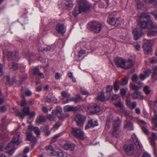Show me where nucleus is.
<instances>
[{
  "label": "nucleus",
  "mask_w": 157,
  "mask_h": 157,
  "mask_svg": "<svg viewBox=\"0 0 157 157\" xmlns=\"http://www.w3.org/2000/svg\"><path fill=\"white\" fill-rule=\"evenodd\" d=\"M133 145L132 144H125L124 146L125 151L128 155L131 154L133 152Z\"/></svg>",
  "instance_id": "obj_13"
},
{
  "label": "nucleus",
  "mask_w": 157,
  "mask_h": 157,
  "mask_svg": "<svg viewBox=\"0 0 157 157\" xmlns=\"http://www.w3.org/2000/svg\"><path fill=\"white\" fill-rule=\"evenodd\" d=\"M21 134V132H18V130H16L14 132L13 139L11 142L14 145H18L22 141L20 136Z\"/></svg>",
  "instance_id": "obj_6"
},
{
  "label": "nucleus",
  "mask_w": 157,
  "mask_h": 157,
  "mask_svg": "<svg viewBox=\"0 0 157 157\" xmlns=\"http://www.w3.org/2000/svg\"><path fill=\"white\" fill-rule=\"evenodd\" d=\"M120 83L119 80L117 79L114 83L113 88L115 91H117L120 89V86L118 84Z\"/></svg>",
  "instance_id": "obj_33"
},
{
  "label": "nucleus",
  "mask_w": 157,
  "mask_h": 157,
  "mask_svg": "<svg viewBox=\"0 0 157 157\" xmlns=\"http://www.w3.org/2000/svg\"><path fill=\"white\" fill-rule=\"evenodd\" d=\"M145 46L151 47L154 44V41L153 40H146L144 41Z\"/></svg>",
  "instance_id": "obj_31"
},
{
  "label": "nucleus",
  "mask_w": 157,
  "mask_h": 157,
  "mask_svg": "<svg viewBox=\"0 0 157 157\" xmlns=\"http://www.w3.org/2000/svg\"><path fill=\"white\" fill-rule=\"evenodd\" d=\"M144 50L145 54H150L152 48L151 47L145 46V45H144Z\"/></svg>",
  "instance_id": "obj_32"
},
{
  "label": "nucleus",
  "mask_w": 157,
  "mask_h": 157,
  "mask_svg": "<svg viewBox=\"0 0 157 157\" xmlns=\"http://www.w3.org/2000/svg\"><path fill=\"white\" fill-rule=\"evenodd\" d=\"M143 90L144 92L147 94H149L151 92V89L149 87L147 86H146L144 87Z\"/></svg>",
  "instance_id": "obj_42"
},
{
  "label": "nucleus",
  "mask_w": 157,
  "mask_h": 157,
  "mask_svg": "<svg viewBox=\"0 0 157 157\" xmlns=\"http://www.w3.org/2000/svg\"><path fill=\"white\" fill-rule=\"evenodd\" d=\"M132 138L138 150H142L143 146L139 142L136 136L134 134L132 135Z\"/></svg>",
  "instance_id": "obj_14"
},
{
  "label": "nucleus",
  "mask_w": 157,
  "mask_h": 157,
  "mask_svg": "<svg viewBox=\"0 0 157 157\" xmlns=\"http://www.w3.org/2000/svg\"><path fill=\"white\" fill-rule=\"evenodd\" d=\"M40 71L38 68L36 67L34 69L33 74L35 75H38Z\"/></svg>",
  "instance_id": "obj_61"
},
{
  "label": "nucleus",
  "mask_w": 157,
  "mask_h": 157,
  "mask_svg": "<svg viewBox=\"0 0 157 157\" xmlns=\"http://www.w3.org/2000/svg\"><path fill=\"white\" fill-rule=\"evenodd\" d=\"M82 100V98L79 95H77V97L74 98L72 99V100L75 103L79 102Z\"/></svg>",
  "instance_id": "obj_39"
},
{
  "label": "nucleus",
  "mask_w": 157,
  "mask_h": 157,
  "mask_svg": "<svg viewBox=\"0 0 157 157\" xmlns=\"http://www.w3.org/2000/svg\"><path fill=\"white\" fill-rule=\"evenodd\" d=\"M90 30L94 33H98L100 32L102 26L101 24L98 21H93L90 25Z\"/></svg>",
  "instance_id": "obj_5"
},
{
  "label": "nucleus",
  "mask_w": 157,
  "mask_h": 157,
  "mask_svg": "<svg viewBox=\"0 0 157 157\" xmlns=\"http://www.w3.org/2000/svg\"><path fill=\"white\" fill-rule=\"evenodd\" d=\"M64 3L67 7L72 8L73 6V0H64Z\"/></svg>",
  "instance_id": "obj_28"
},
{
  "label": "nucleus",
  "mask_w": 157,
  "mask_h": 157,
  "mask_svg": "<svg viewBox=\"0 0 157 157\" xmlns=\"http://www.w3.org/2000/svg\"><path fill=\"white\" fill-rule=\"evenodd\" d=\"M9 60H17L20 57L19 56V53L18 52L15 51L14 52H8L6 54Z\"/></svg>",
  "instance_id": "obj_9"
},
{
  "label": "nucleus",
  "mask_w": 157,
  "mask_h": 157,
  "mask_svg": "<svg viewBox=\"0 0 157 157\" xmlns=\"http://www.w3.org/2000/svg\"><path fill=\"white\" fill-rule=\"evenodd\" d=\"M151 70L150 69H148L145 71L144 72V74L146 75L147 77H148L151 73Z\"/></svg>",
  "instance_id": "obj_55"
},
{
  "label": "nucleus",
  "mask_w": 157,
  "mask_h": 157,
  "mask_svg": "<svg viewBox=\"0 0 157 157\" xmlns=\"http://www.w3.org/2000/svg\"><path fill=\"white\" fill-rule=\"evenodd\" d=\"M36 113L34 112L29 113V119L28 120V121L30 123H31L33 121V117L36 115Z\"/></svg>",
  "instance_id": "obj_36"
},
{
  "label": "nucleus",
  "mask_w": 157,
  "mask_h": 157,
  "mask_svg": "<svg viewBox=\"0 0 157 157\" xmlns=\"http://www.w3.org/2000/svg\"><path fill=\"white\" fill-rule=\"evenodd\" d=\"M75 145L74 144L67 143L63 146V148L65 150H73L75 147Z\"/></svg>",
  "instance_id": "obj_22"
},
{
  "label": "nucleus",
  "mask_w": 157,
  "mask_h": 157,
  "mask_svg": "<svg viewBox=\"0 0 157 157\" xmlns=\"http://www.w3.org/2000/svg\"><path fill=\"white\" fill-rule=\"evenodd\" d=\"M85 51L83 50H81L78 52V56L79 57H81L82 55L85 54Z\"/></svg>",
  "instance_id": "obj_64"
},
{
  "label": "nucleus",
  "mask_w": 157,
  "mask_h": 157,
  "mask_svg": "<svg viewBox=\"0 0 157 157\" xmlns=\"http://www.w3.org/2000/svg\"><path fill=\"white\" fill-rule=\"evenodd\" d=\"M113 126L112 134L113 136L118 137L121 133V131L119 128L120 124V120L118 117H117L113 120Z\"/></svg>",
  "instance_id": "obj_4"
},
{
  "label": "nucleus",
  "mask_w": 157,
  "mask_h": 157,
  "mask_svg": "<svg viewBox=\"0 0 157 157\" xmlns=\"http://www.w3.org/2000/svg\"><path fill=\"white\" fill-rule=\"evenodd\" d=\"M33 131L34 132L37 136H39L40 134V132L38 127H34Z\"/></svg>",
  "instance_id": "obj_46"
},
{
  "label": "nucleus",
  "mask_w": 157,
  "mask_h": 157,
  "mask_svg": "<svg viewBox=\"0 0 157 157\" xmlns=\"http://www.w3.org/2000/svg\"><path fill=\"white\" fill-rule=\"evenodd\" d=\"M148 36L153 37L157 35V31L154 30H152L149 31L147 33Z\"/></svg>",
  "instance_id": "obj_34"
},
{
  "label": "nucleus",
  "mask_w": 157,
  "mask_h": 157,
  "mask_svg": "<svg viewBox=\"0 0 157 157\" xmlns=\"http://www.w3.org/2000/svg\"><path fill=\"white\" fill-rule=\"evenodd\" d=\"M56 30L59 33L63 34L66 31V29L63 24L59 23L56 27Z\"/></svg>",
  "instance_id": "obj_15"
},
{
  "label": "nucleus",
  "mask_w": 157,
  "mask_h": 157,
  "mask_svg": "<svg viewBox=\"0 0 157 157\" xmlns=\"http://www.w3.org/2000/svg\"><path fill=\"white\" fill-rule=\"evenodd\" d=\"M147 77V76L144 73L140 74V78L142 80H144Z\"/></svg>",
  "instance_id": "obj_62"
},
{
  "label": "nucleus",
  "mask_w": 157,
  "mask_h": 157,
  "mask_svg": "<svg viewBox=\"0 0 157 157\" xmlns=\"http://www.w3.org/2000/svg\"><path fill=\"white\" fill-rule=\"evenodd\" d=\"M132 95L134 99L140 98L142 97L141 93L140 92L137 91L134 92L132 94Z\"/></svg>",
  "instance_id": "obj_30"
},
{
  "label": "nucleus",
  "mask_w": 157,
  "mask_h": 157,
  "mask_svg": "<svg viewBox=\"0 0 157 157\" xmlns=\"http://www.w3.org/2000/svg\"><path fill=\"white\" fill-rule=\"evenodd\" d=\"M23 113H20L18 116L22 119H24L25 116L29 115V107L24 108L23 110Z\"/></svg>",
  "instance_id": "obj_20"
},
{
  "label": "nucleus",
  "mask_w": 157,
  "mask_h": 157,
  "mask_svg": "<svg viewBox=\"0 0 157 157\" xmlns=\"http://www.w3.org/2000/svg\"><path fill=\"white\" fill-rule=\"evenodd\" d=\"M115 25H114L115 26H118L121 25V19L120 18H118L115 19Z\"/></svg>",
  "instance_id": "obj_52"
},
{
  "label": "nucleus",
  "mask_w": 157,
  "mask_h": 157,
  "mask_svg": "<svg viewBox=\"0 0 157 157\" xmlns=\"http://www.w3.org/2000/svg\"><path fill=\"white\" fill-rule=\"evenodd\" d=\"M56 156V157H67V156L66 153L61 152L55 151L53 156Z\"/></svg>",
  "instance_id": "obj_27"
},
{
  "label": "nucleus",
  "mask_w": 157,
  "mask_h": 157,
  "mask_svg": "<svg viewBox=\"0 0 157 157\" xmlns=\"http://www.w3.org/2000/svg\"><path fill=\"white\" fill-rule=\"evenodd\" d=\"M128 78H124L122 79L121 84V86H124L126 85L128 83Z\"/></svg>",
  "instance_id": "obj_45"
},
{
  "label": "nucleus",
  "mask_w": 157,
  "mask_h": 157,
  "mask_svg": "<svg viewBox=\"0 0 157 157\" xmlns=\"http://www.w3.org/2000/svg\"><path fill=\"white\" fill-rule=\"evenodd\" d=\"M79 3V6L76 7L73 12V15L76 17L82 12H86L90 8L91 5L87 0H77Z\"/></svg>",
  "instance_id": "obj_2"
},
{
  "label": "nucleus",
  "mask_w": 157,
  "mask_h": 157,
  "mask_svg": "<svg viewBox=\"0 0 157 157\" xmlns=\"http://www.w3.org/2000/svg\"><path fill=\"white\" fill-rule=\"evenodd\" d=\"M126 103L127 105L131 109H133L135 108L137 105L136 102H131L129 98H127L126 99Z\"/></svg>",
  "instance_id": "obj_24"
},
{
  "label": "nucleus",
  "mask_w": 157,
  "mask_h": 157,
  "mask_svg": "<svg viewBox=\"0 0 157 157\" xmlns=\"http://www.w3.org/2000/svg\"><path fill=\"white\" fill-rule=\"evenodd\" d=\"M132 33L134 35V38L135 40H137L143 35L142 30L140 29L135 28L133 30Z\"/></svg>",
  "instance_id": "obj_11"
},
{
  "label": "nucleus",
  "mask_w": 157,
  "mask_h": 157,
  "mask_svg": "<svg viewBox=\"0 0 157 157\" xmlns=\"http://www.w3.org/2000/svg\"><path fill=\"white\" fill-rule=\"evenodd\" d=\"M106 93H110L112 91V86L111 85H108L106 87Z\"/></svg>",
  "instance_id": "obj_57"
},
{
  "label": "nucleus",
  "mask_w": 157,
  "mask_h": 157,
  "mask_svg": "<svg viewBox=\"0 0 157 157\" xmlns=\"http://www.w3.org/2000/svg\"><path fill=\"white\" fill-rule=\"evenodd\" d=\"M152 137L150 138V140H156L157 139V137L156 136V133L154 132H152Z\"/></svg>",
  "instance_id": "obj_56"
},
{
  "label": "nucleus",
  "mask_w": 157,
  "mask_h": 157,
  "mask_svg": "<svg viewBox=\"0 0 157 157\" xmlns=\"http://www.w3.org/2000/svg\"><path fill=\"white\" fill-rule=\"evenodd\" d=\"M98 121L96 119H90L88 121V124L85 127V129H87L91 127H94L98 125Z\"/></svg>",
  "instance_id": "obj_12"
},
{
  "label": "nucleus",
  "mask_w": 157,
  "mask_h": 157,
  "mask_svg": "<svg viewBox=\"0 0 157 157\" xmlns=\"http://www.w3.org/2000/svg\"><path fill=\"white\" fill-rule=\"evenodd\" d=\"M72 129V133L75 136L80 140H83L84 138L83 132L80 128H73Z\"/></svg>",
  "instance_id": "obj_7"
},
{
  "label": "nucleus",
  "mask_w": 157,
  "mask_h": 157,
  "mask_svg": "<svg viewBox=\"0 0 157 157\" xmlns=\"http://www.w3.org/2000/svg\"><path fill=\"white\" fill-rule=\"evenodd\" d=\"M105 97L104 96V93H102L100 95L98 96L97 98V99L99 101H104L105 100Z\"/></svg>",
  "instance_id": "obj_43"
},
{
  "label": "nucleus",
  "mask_w": 157,
  "mask_h": 157,
  "mask_svg": "<svg viewBox=\"0 0 157 157\" xmlns=\"http://www.w3.org/2000/svg\"><path fill=\"white\" fill-rule=\"evenodd\" d=\"M64 109L65 112H71L75 111L76 109V107H74L73 106L68 105L65 106Z\"/></svg>",
  "instance_id": "obj_26"
},
{
  "label": "nucleus",
  "mask_w": 157,
  "mask_h": 157,
  "mask_svg": "<svg viewBox=\"0 0 157 157\" xmlns=\"http://www.w3.org/2000/svg\"><path fill=\"white\" fill-rule=\"evenodd\" d=\"M155 76L157 77V67L154 66L153 67V74L152 77H153Z\"/></svg>",
  "instance_id": "obj_59"
},
{
  "label": "nucleus",
  "mask_w": 157,
  "mask_h": 157,
  "mask_svg": "<svg viewBox=\"0 0 157 157\" xmlns=\"http://www.w3.org/2000/svg\"><path fill=\"white\" fill-rule=\"evenodd\" d=\"M111 124V121L110 120H108L105 125V129H108L109 128Z\"/></svg>",
  "instance_id": "obj_58"
},
{
  "label": "nucleus",
  "mask_w": 157,
  "mask_h": 157,
  "mask_svg": "<svg viewBox=\"0 0 157 157\" xmlns=\"http://www.w3.org/2000/svg\"><path fill=\"white\" fill-rule=\"evenodd\" d=\"M27 77V75L26 74L24 75L23 76H20V79L19 80V82H20V84H21V83L25 80Z\"/></svg>",
  "instance_id": "obj_47"
},
{
  "label": "nucleus",
  "mask_w": 157,
  "mask_h": 157,
  "mask_svg": "<svg viewBox=\"0 0 157 157\" xmlns=\"http://www.w3.org/2000/svg\"><path fill=\"white\" fill-rule=\"evenodd\" d=\"M125 63L124 64V67L123 68L125 69H128L132 67L133 65V63L132 60L131 59H129L128 60L125 59Z\"/></svg>",
  "instance_id": "obj_21"
},
{
  "label": "nucleus",
  "mask_w": 157,
  "mask_h": 157,
  "mask_svg": "<svg viewBox=\"0 0 157 157\" xmlns=\"http://www.w3.org/2000/svg\"><path fill=\"white\" fill-rule=\"evenodd\" d=\"M57 99L52 94H50L44 99L45 102L48 103H56Z\"/></svg>",
  "instance_id": "obj_17"
},
{
  "label": "nucleus",
  "mask_w": 157,
  "mask_h": 157,
  "mask_svg": "<svg viewBox=\"0 0 157 157\" xmlns=\"http://www.w3.org/2000/svg\"><path fill=\"white\" fill-rule=\"evenodd\" d=\"M138 79V77L136 74H134L132 77V80L133 82L136 81Z\"/></svg>",
  "instance_id": "obj_63"
},
{
  "label": "nucleus",
  "mask_w": 157,
  "mask_h": 157,
  "mask_svg": "<svg viewBox=\"0 0 157 157\" xmlns=\"http://www.w3.org/2000/svg\"><path fill=\"white\" fill-rule=\"evenodd\" d=\"M124 127L127 130H133V126L132 123L130 121L126 120L125 121Z\"/></svg>",
  "instance_id": "obj_23"
},
{
  "label": "nucleus",
  "mask_w": 157,
  "mask_h": 157,
  "mask_svg": "<svg viewBox=\"0 0 157 157\" xmlns=\"http://www.w3.org/2000/svg\"><path fill=\"white\" fill-rule=\"evenodd\" d=\"M125 59L121 58H116L115 59V63L118 67L123 68Z\"/></svg>",
  "instance_id": "obj_18"
},
{
  "label": "nucleus",
  "mask_w": 157,
  "mask_h": 157,
  "mask_svg": "<svg viewBox=\"0 0 157 157\" xmlns=\"http://www.w3.org/2000/svg\"><path fill=\"white\" fill-rule=\"evenodd\" d=\"M61 133H58L55 135L52 139L51 141V143H53L55 142L57 140V138L62 135Z\"/></svg>",
  "instance_id": "obj_37"
},
{
  "label": "nucleus",
  "mask_w": 157,
  "mask_h": 157,
  "mask_svg": "<svg viewBox=\"0 0 157 157\" xmlns=\"http://www.w3.org/2000/svg\"><path fill=\"white\" fill-rule=\"evenodd\" d=\"M5 149L6 150H8V152L10 155H12L13 153L15 150L14 147V145L12 143H9L6 147Z\"/></svg>",
  "instance_id": "obj_19"
},
{
  "label": "nucleus",
  "mask_w": 157,
  "mask_h": 157,
  "mask_svg": "<svg viewBox=\"0 0 157 157\" xmlns=\"http://www.w3.org/2000/svg\"><path fill=\"white\" fill-rule=\"evenodd\" d=\"M63 97V102L64 104H66L69 101L71 100L70 95L68 93L65 91H63L61 93Z\"/></svg>",
  "instance_id": "obj_16"
},
{
  "label": "nucleus",
  "mask_w": 157,
  "mask_h": 157,
  "mask_svg": "<svg viewBox=\"0 0 157 157\" xmlns=\"http://www.w3.org/2000/svg\"><path fill=\"white\" fill-rule=\"evenodd\" d=\"M81 92L84 95H89L88 92L84 88L81 87L80 88Z\"/></svg>",
  "instance_id": "obj_48"
},
{
  "label": "nucleus",
  "mask_w": 157,
  "mask_h": 157,
  "mask_svg": "<svg viewBox=\"0 0 157 157\" xmlns=\"http://www.w3.org/2000/svg\"><path fill=\"white\" fill-rule=\"evenodd\" d=\"M115 105L116 106L120 108L119 110L120 112L122 111L123 109L125 108L123 104L120 102H119L117 103H115Z\"/></svg>",
  "instance_id": "obj_38"
},
{
  "label": "nucleus",
  "mask_w": 157,
  "mask_h": 157,
  "mask_svg": "<svg viewBox=\"0 0 157 157\" xmlns=\"http://www.w3.org/2000/svg\"><path fill=\"white\" fill-rule=\"evenodd\" d=\"M144 1L146 3H153L155 5L157 4V2L155 0H144Z\"/></svg>",
  "instance_id": "obj_60"
},
{
  "label": "nucleus",
  "mask_w": 157,
  "mask_h": 157,
  "mask_svg": "<svg viewBox=\"0 0 157 157\" xmlns=\"http://www.w3.org/2000/svg\"><path fill=\"white\" fill-rule=\"evenodd\" d=\"M45 117L43 116H40L38 117L36 121V122L37 124H41L45 122Z\"/></svg>",
  "instance_id": "obj_29"
},
{
  "label": "nucleus",
  "mask_w": 157,
  "mask_h": 157,
  "mask_svg": "<svg viewBox=\"0 0 157 157\" xmlns=\"http://www.w3.org/2000/svg\"><path fill=\"white\" fill-rule=\"evenodd\" d=\"M9 67L10 68H12L13 70H17L18 67V65L17 63H13L11 67H10V65H9Z\"/></svg>",
  "instance_id": "obj_54"
},
{
  "label": "nucleus",
  "mask_w": 157,
  "mask_h": 157,
  "mask_svg": "<svg viewBox=\"0 0 157 157\" xmlns=\"http://www.w3.org/2000/svg\"><path fill=\"white\" fill-rule=\"evenodd\" d=\"M86 119V117L82 114H78L76 116L75 118V121L77 124L79 126H83Z\"/></svg>",
  "instance_id": "obj_8"
},
{
  "label": "nucleus",
  "mask_w": 157,
  "mask_h": 157,
  "mask_svg": "<svg viewBox=\"0 0 157 157\" xmlns=\"http://www.w3.org/2000/svg\"><path fill=\"white\" fill-rule=\"evenodd\" d=\"M127 88L125 89L124 88H122L120 89V94L122 96L125 95L127 92Z\"/></svg>",
  "instance_id": "obj_50"
},
{
  "label": "nucleus",
  "mask_w": 157,
  "mask_h": 157,
  "mask_svg": "<svg viewBox=\"0 0 157 157\" xmlns=\"http://www.w3.org/2000/svg\"><path fill=\"white\" fill-rule=\"evenodd\" d=\"M120 112L123 113L124 114L127 116L130 117V116L129 115V111L126 110L125 108L123 109Z\"/></svg>",
  "instance_id": "obj_49"
},
{
  "label": "nucleus",
  "mask_w": 157,
  "mask_h": 157,
  "mask_svg": "<svg viewBox=\"0 0 157 157\" xmlns=\"http://www.w3.org/2000/svg\"><path fill=\"white\" fill-rule=\"evenodd\" d=\"M155 141V140H149V141L150 143V144L151 146L153 148V150L154 151L156 150V148L155 147L156 145Z\"/></svg>",
  "instance_id": "obj_53"
},
{
  "label": "nucleus",
  "mask_w": 157,
  "mask_h": 157,
  "mask_svg": "<svg viewBox=\"0 0 157 157\" xmlns=\"http://www.w3.org/2000/svg\"><path fill=\"white\" fill-rule=\"evenodd\" d=\"M100 110V107L96 103L93 105H89L88 108V111L91 113L98 112Z\"/></svg>",
  "instance_id": "obj_10"
},
{
  "label": "nucleus",
  "mask_w": 157,
  "mask_h": 157,
  "mask_svg": "<svg viewBox=\"0 0 157 157\" xmlns=\"http://www.w3.org/2000/svg\"><path fill=\"white\" fill-rule=\"evenodd\" d=\"M150 108L154 111V116L152 118L151 122L155 126L157 127V101L149 102Z\"/></svg>",
  "instance_id": "obj_3"
},
{
  "label": "nucleus",
  "mask_w": 157,
  "mask_h": 157,
  "mask_svg": "<svg viewBox=\"0 0 157 157\" xmlns=\"http://www.w3.org/2000/svg\"><path fill=\"white\" fill-rule=\"evenodd\" d=\"M129 87L130 89L134 90L137 91L139 89V87L133 83H132L129 85Z\"/></svg>",
  "instance_id": "obj_40"
},
{
  "label": "nucleus",
  "mask_w": 157,
  "mask_h": 157,
  "mask_svg": "<svg viewBox=\"0 0 157 157\" xmlns=\"http://www.w3.org/2000/svg\"><path fill=\"white\" fill-rule=\"evenodd\" d=\"M139 20L138 25L141 28L151 29L157 27V25L152 21L150 18V16L147 13H142L139 16Z\"/></svg>",
  "instance_id": "obj_1"
},
{
  "label": "nucleus",
  "mask_w": 157,
  "mask_h": 157,
  "mask_svg": "<svg viewBox=\"0 0 157 157\" xmlns=\"http://www.w3.org/2000/svg\"><path fill=\"white\" fill-rule=\"evenodd\" d=\"M115 19H116L114 17H110L107 20V21L110 25H115Z\"/></svg>",
  "instance_id": "obj_35"
},
{
  "label": "nucleus",
  "mask_w": 157,
  "mask_h": 157,
  "mask_svg": "<svg viewBox=\"0 0 157 157\" xmlns=\"http://www.w3.org/2000/svg\"><path fill=\"white\" fill-rule=\"evenodd\" d=\"M69 116V115L67 114V113H65L63 115H61L60 116L59 115H58V117L59 119H60L63 120H64L66 118L68 117Z\"/></svg>",
  "instance_id": "obj_51"
},
{
  "label": "nucleus",
  "mask_w": 157,
  "mask_h": 157,
  "mask_svg": "<svg viewBox=\"0 0 157 157\" xmlns=\"http://www.w3.org/2000/svg\"><path fill=\"white\" fill-rule=\"evenodd\" d=\"M55 47L54 45H52L51 46H48L46 48L43 49L44 51L47 52L48 51H52L53 50Z\"/></svg>",
  "instance_id": "obj_41"
},
{
  "label": "nucleus",
  "mask_w": 157,
  "mask_h": 157,
  "mask_svg": "<svg viewBox=\"0 0 157 157\" xmlns=\"http://www.w3.org/2000/svg\"><path fill=\"white\" fill-rule=\"evenodd\" d=\"M45 149L49 155L53 156L55 150L54 149L52 146L49 145L45 147Z\"/></svg>",
  "instance_id": "obj_25"
},
{
  "label": "nucleus",
  "mask_w": 157,
  "mask_h": 157,
  "mask_svg": "<svg viewBox=\"0 0 157 157\" xmlns=\"http://www.w3.org/2000/svg\"><path fill=\"white\" fill-rule=\"evenodd\" d=\"M27 139L30 141L33 140L35 139V137L33 136L32 133H29L27 134Z\"/></svg>",
  "instance_id": "obj_44"
}]
</instances>
